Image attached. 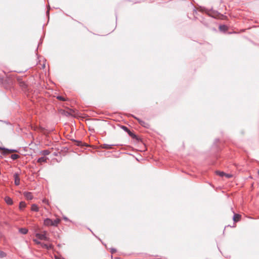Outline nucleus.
<instances>
[{
  "label": "nucleus",
  "mask_w": 259,
  "mask_h": 259,
  "mask_svg": "<svg viewBox=\"0 0 259 259\" xmlns=\"http://www.w3.org/2000/svg\"><path fill=\"white\" fill-rule=\"evenodd\" d=\"M57 99H58V100H60V101H65V98L62 97V96H58L57 97Z\"/></svg>",
  "instance_id": "obj_21"
},
{
  "label": "nucleus",
  "mask_w": 259,
  "mask_h": 259,
  "mask_svg": "<svg viewBox=\"0 0 259 259\" xmlns=\"http://www.w3.org/2000/svg\"><path fill=\"white\" fill-rule=\"evenodd\" d=\"M233 212L234 213V215L233 218V221L234 222H237L239 221L241 218V215L239 214L235 213V212L233 211Z\"/></svg>",
  "instance_id": "obj_7"
},
{
  "label": "nucleus",
  "mask_w": 259,
  "mask_h": 259,
  "mask_svg": "<svg viewBox=\"0 0 259 259\" xmlns=\"http://www.w3.org/2000/svg\"><path fill=\"white\" fill-rule=\"evenodd\" d=\"M31 210L33 211L38 212L39 211V208L36 204H33L31 205Z\"/></svg>",
  "instance_id": "obj_9"
},
{
  "label": "nucleus",
  "mask_w": 259,
  "mask_h": 259,
  "mask_svg": "<svg viewBox=\"0 0 259 259\" xmlns=\"http://www.w3.org/2000/svg\"><path fill=\"white\" fill-rule=\"evenodd\" d=\"M219 29L221 31H225L227 30V27L225 25H222L219 26Z\"/></svg>",
  "instance_id": "obj_15"
},
{
  "label": "nucleus",
  "mask_w": 259,
  "mask_h": 259,
  "mask_svg": "<svg viewBox=\"0 0 259 259\" xmlns=\"http://www.w3.org/2000/svg\"><path fill=\"white\" fill-rule=\"evenodd\" d=\"M14 178L15 179V184L17 186H18L20 184V178L19 174L15 173L14 175Z\"/></svg>",
  "instance_id": "obj_6"
},
{
  "label": "nucleus",
  "mask_w": 259,
  "mask_h": 259,
  "mask_svg": "<svg viewBox=\"0 0 259 259\" xmlns=\"http://www.w3.org/2000/svg\"><path fill=\"white\" fill-rule=\"evenodd\" d=\"M23 194L25 198L27 200H31L33 198L32 194L30 192H25Z\"/></svg>",
  "instance_id": "obj_5"
},
{
  "label": "nucleus",
  "mask_w": 259,
  "mask_h": 259,
  "mask_svg": "<svg viewBox=\"0 0 259 259\" xmlns=\"http://www.w3.org/2000/svg\"><path fill=\"white\" fill-rule=\"evenodd\" d=\"M122 128L127 133L130 131V130L125 126H122Z\"/></svg>",
  "instance_id": "obj_22"
},
{
  "label": "nucleus",
  "mask_w": 259,
  "mask_h": 259,
  "mask_svg": "<svg viewBox=\"0 0 259 259\" xmlns=\"http://www.w3.org/2000/svg\"><path fill=\"white\" fill-rule=\"evenodd\" d=\"M42 201H43V202H44V203H47V204H49V202H48V200L44 199Z\"/></svg>",
  "instance_id": "obj_27"
},
{
  "label": "nucleus",
  "mask_w": 259,
  "mask_h": 259,
  "mask_svg": "<svg viewBox=\"0 0 259 259\" xmlns=\"http://www.w3.org/2000/svg\"><path fill=\"white\" fill-rule=\"evenodd\" d=\"M55 259H65L64 258H63L61 256H55Z\"/></svg>",
  "instance_id": "obj_26"
},
{
  "label": "nucleus",
  "mask_w": 259,
  "mask_h": 259,
  "mask_svg": "<svg viewBox=\"0 0 259 259\" xmlns=\"http://www.w3.org/2000/svg\"><path fill=\"white\" fill-rule=\"evenodd\" d=\"M135 118H136L139 122V123L143 126L146 127V128H149V124L147 123V122H146L145 121H143L142 120L137 118V117H136L135 116H134Z\"/></svg>",
  "instance_id": "obj_3"
},
{
  "label": "nucleus",
  "mask_w": 259,
  "mask_h": 259,
  "mask_svg": "<svg viewBox=\"0 0 259 259\" xmlns=\"http://www.w3.org/2000/svg\"><path fill=\"white\" fill-rule=\"evenodd\" d=\"M114 145H109V144H104L103 145V148L104 149H111L112 148V147Z\"/></svg>",
  "instance_id": "obj_13"
},
{
  "label": "nucleus",
  "mask_w": 259,
  "mask_h": 259,
  "mask_svg": "<svg viewBox=\"0 0 259 259\" xmlns=\"http://www.w3.org/2000/svg\"><path fill=\"white\" fill-rule=\"evenodd\" d=\"M258 174H259V170H258Z\"/></svg>",
  "instance_id": "obj_30"
},
{
  "label": "nucleus",
  "mask_w": 259,
  "mask_h": 259,
  "mask_svg": "<svg viewBox=\"0 0 259 259\" xmlns=\"http://www.w3.org/2000/svg\"><path fill=\"white\" fill-rule=\"evenodd\" d=\"M41 153L44 155H48L50 153V152L48 150H43L41 151Z\"/></svg>",
  "instance_id": "obj_19"
},
{
  "label": "nucleus",
  "mask_w": 259,
  "mask_h": 259,
  "mask_svg": "<svg viewBox=\"0 0 259 259\" xmlns=\"http://www.w3.org/2000/svg\"><path fill=\"white\" fill-rule=\"evenodd\" d=\"M28 230L27 229H26V228H19V233H20L21 234H26L28 232Z\"/></svg>",
  "instance_id": "obj_10"
},
{
  "label": "nucleus",
  "mask_w": 259,
  "mask_h": 259,
  "mask_svg": "<svg viewBox=\"0 0 259 259\" xmlns=\"http://www.w3.org/2000/svg\"><path fill=\"white\" fill-rule=\"evenodd\" d=\"M23 85L25 86V83H23Z\"/></svg>",
  "instance_id": "obj_29"
},
{
  "label": "nucleus",
  "mask_w": 259,
  "mask_h": 259,
  "mask_svg": "<svg viewBox=\"0 0 259 259\" xmlns=\"http://www.w3.org/2000/svg\"><path fill=\"white\" fill-rule=\"evenodd\" d=\"M128 135L133 138H136L137 136L130 130L127 132Z\"/></svg>",
  "instance_id": "obj_17"
},
{
  "label": "nucleus",
  "mask_w": 259,
  "mask_h": 259,
  "mask_svg": "<svg viewBox=\"0 0 259 259\" xmlns=\"http://www.w3.org/2000/svg\"><path fill=\"white\" fill-rule=\"evenodd\" d=\"M60 220L59 219H57L54 221H53V225L52 226H57L58 224L60 223Z\"/></svg>",
  "instance_id": "obj_14"
},
{
  "label": "nucleus",
  "mask_w": 259,
  "mask_h": 259,
  "mask_svg": "<svg viewBox=\"0 0 259 259\" xmlns=\"http://www.w3.org/2000/svg\"><path fill=\"white\" fill-rule=\"evenodd\" d=\"M34 242H35L36 244H40V242L38 241L37 239H35L33 240Z\"/></svg>",
  "instance_id": "obj_25"
},
{
  "label": "nucleus",
  "mask_w": 259,
  "mask_h": 259,
  "mask_svg": "<svg viewBox=\"0 0 259 259\" xmlns=\"http://www.w3.org/2000/svg\"><path fill=\"white\" fill-rule=\"evenodd\" d=\"M0 150H3V154L4 155H6L8 154L9 153H12V152H17V150L16 149H10L4 147H0Z\"/></svg>",
  "instance_id": "obj_2"
},
{
  "label": "nucleus",
  "mask_w": 259,
  "mask_h": 259,
  "mask_svg": "<svg viewBox=\"0 0 259 259\" xmlns=\"http://www.w3.org/2000/svg\"><path fill=\"white\" fill-rule=\"evenodd\" d=\"M20 157V156L18 154H12L11 156V158L13 159V160H16L18 158H19Z\"/></svg>",
  "instance_id": "obj_16"
},
{
  "label": "nucleus",
  "mask_w": 259,
  "mask_h": 259,
  "mask_svg": "<svg viewBox=\"0 0 259 259\" xmlns=\"http://www.w3.org/2000/svg\"><path fill=\"white\" fill-rule=\"evenodd\" d=\"M5 200L8 205H12L13 203L12 199L8 196L5 197Z\"/></svg>",
  "instance_id": "obj_8"
},
{
  "label": "nucleus",
  "mask_w": 259,
  "mask_h": 259,
  "mask_svg": "<svg viewBox=\"0 0 259 259\" xmlns=\"http://www.w3.org/2000/svg\"><path fill=\"white\" fill-rule=\"evenodd\" d=\"M47 161V158L45 157H41L37 159L38 163L46 162Z\"/></svg>",
  "instance_id": "obj_11"
},
{
  "label": "nucleus",
  "mask_w": 259,
  "mask_h": 259,
  "mask_svg": "<svg viewBox=\"0 0 259 259\" xmlns=\"http://www.w3.org/2000/svg\"><path fill=\"white\" fill-rule=\"evenodd\" d=\"M225 176L227 178H232L233 176L231 174H226Z\"/></svg>",
  "instance_id": "obj_23"
},
{
  "label": "nucleus",
  "mask_w": 259,
  "mask_h": 259,
  "mask_svg": "<svg viewBox=\"0 0 259 259\" xmlns=\"http://www.w3.org/2000/svg\"><path fill=\"white\" fill-rule=\"evenodd\" d=\"M6 256V254L5 252L2 251H0V258H3Z\"/></svg>",
  "instance_id": "obj_20"
},
{
  "label": "nucleus",
  "mask_w": 259,
  "mask_h": 259,
  "mask_svg": "<svg viewBox=\"0 0 259 259\" xmlns=\"http://www.w3.org/2000/svg\"><path fill=\"white\" fill-rule=\"evenodd\" d=\"M26 203L25 202L21 201L19 203V209L22 210L26 207Z\"/></svg>",
  "instance_id": "obj_12"
},
{
  "label": "nucleus",
  "mask_w": 259,
  "mask_h": 259,
  "mask_svg": "<svg viewBox=\"0 0 259 259\" xmlns=\"http://www.w3.org/2000/svg\"><path fill=\"white\" fill-rule=\"evenodd\" d=\"M116 252V249L115 248H111V253H114Z\"/></svg>",
  "instance_id": "obj_24"
},
{
  "label": "nucleus",
  "mask_w": 259,
  "mask_h": 259,
  "mask_svg": "<svg viewBox=\"0 0 259 259\" xmlns=\"http://www.w3.org/2000/svg\"><path fill=\"white\" fill-rule=\"evenodd\" d=\"M48 232L47 231H42V233H36L35 236L40 240L49 241V238L47 237Z\"/></svg>",
  "instance_id": "obj_1"
},
{
  "label": "nucleus",
  "mask_w": 259,
  "mask_h": 259,
  "mask_svg": "<svg viewBox=\"0 0 259 259\" xmlns=\"http://www.w3.org/2000/svg\"><path fill=\"white\" fill-rule=\"evenodd\" d=\"M216 174L221 177L225 176V175H226V173H225L224 172L220 171H217Z\"/></svg>",
  "instance_id": "obj_18"
},
{
  "label": "nucleus",
  "mask_w": 259,
  "mask_h": 259,
  "mask_svg": "<svg viewBox=\"0 0 259 259\" xmlns=\"http://www.w3.org/2000/svg\"><path fill=\"white\" fill-rule=\"evenodd\" d=\"M44 225L46 226H52L53 220L49 218H47L44 220Z\"/></svg>",
  "instance_id": "obj_4"
},
{
  "label": "nucleus",
  "mask_w": 259,
  "mask_h": 259,
  "mask_svg": "<svg viewBox=\"0 0 259 259\" xmlns=\"http://www.w3.org/2000/svg\"><path fill=\"white\" fill-rule=\"evenodd\" d=\"M44 246L46 248H48V245H47V244H45Z\"/></svg>",
  "instance_id": "obj_28"
}]
</instances>
